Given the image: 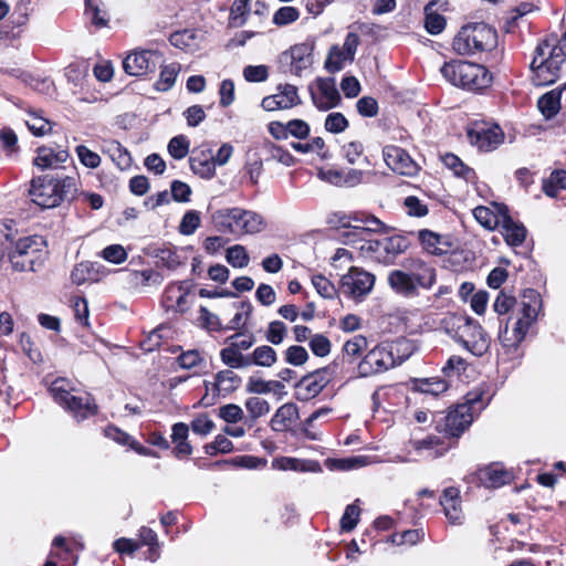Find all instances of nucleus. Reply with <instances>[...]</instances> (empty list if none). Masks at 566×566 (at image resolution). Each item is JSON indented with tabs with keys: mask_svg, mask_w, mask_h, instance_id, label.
<instances>
[{
	"mask_svg": "<svg viewBox=\"0 0 566 566\" xmlns=\"http://www.w3.org/2000/svg\"><path fill=\"white\" fill-rule=\"evenodd\" d=\"M325 463L329 470L349 471L365 467L368 461L366 457L354 455L342 459H327Z\"/></svg>",
	"mask_w": 566,
	"mask_h": 566,
	"instance_id": "nucleus-42",
	"label": "nucleus"
},
{
	"mask_svg": "<svg viewBox=\"0 0 566 566\" xmlns=\"http://www.w3.org/2000/svg\"><path fill=\"white\" fill-rule=\"evenodd\" d=\"M394 367L392 352H389L386 343H381L364 356L357 366V373L359 377H369Z\"/></svg>",
	"mask_w": 566,
	"mask_h": 566,
	"instance_id": "nucleus-13",
	"label": "nucleus"
},
{
	"mask_svg": "<svg viewBox=\"0 0 566 566\" xmlns=\"http://www.w3.org/2000/svg\"><path fill=\"white\" fill-rule=\"evenodd\" d=\"M402 266L420 289L430 290L436 283V269L421 259H406Z\"/></svg>",
	"mask_w": 566,
	"mask_h": 566,
	"instance_id": "nucleus-22",
	"label": "nucleus"
},
{
	"mask_svg": "<svg viewBox=\"0 0 566 566\" xmlns=\"http://www.w3.org/2000/svg\"><path fill=\"white\" fill-rule=\"evenodd\" d=\"M360 515V509L356 503L348 504L340 518V528L343 532H352L358 524Z\"/></svg>",
	"mask_w": 566,
	"mask_h": 566,
	"instance_id": "nucleus-58",
	"label": "nucleus"
},
{
	"mask_svg": "<svg viewBox=\"0 0 566 566\" xmlns=\"http://www.w3.org/2000/svg\"><path fill=\"white\" fill-rule=\"evenodd\" d=\"M312 284L316 292L324 298H334L337 295L335 285L322 274L312 276Z\"/></svg>",
	"mask_w": 566,
	"mask_h": 566,
	"instance_id": "nucleus-59",
	"label": "nucleus"
},
{
	"mask_svg": "<svg viewBox=\"0 0 566 566\" xmlns=\"http://www.w3.org/2000/svg\"><path fill=\"white\" fill-rule=\"evenodd\" d=\"M408 444L418 453L429 451L428 457L432 459L443 454L441 451L434 450L440 444V440L436 436H428L423 439H411Z\"/></svg>",
	"mask_w": 566,
	"mask_h": 566,
	"instance_id": "nucleus-47",
	"label": "nucleus"
},
{
	"mask_svg": "<svg viewBox=\"0 0 566 566\" xmlns=\"http://www.w3.org/2000/svg\"><path fill=\"white\" fill-rule=\"evenodd\" d=\"M382 156L386 165L399 175L412 177L419 171L417 163L401 147L394 145L385 146L382 149Z\"/></svg>",
	"mask_w": 566,
	"mask_h": 566,
	"instance_id": "nucleus-18",
	"label": "nucleus"
},
{
	"mask_svg": "<svg viewBox=\"0 0 566 566\" xmlns=\"http://www.w3.org/2000/svg\"><path fill=\"white\" fill-rule=\"evenodd\" d=\"M226 260L231 266L242 269L249 264L250 256L243 245L235 244L227 250Z\"/></svg>",
	"mask_w": 566,
	"mask_h": 566,
	"instance_id": "nucleus-50",
	"label": "nucleus"
},
{
	"mask_svg": "<svg viewBox=\"0 0 566 566\" xmlns=\"http://www.w3.org/2000/svg\"><path fill=\"white\" fill-rule=\"evenodd\" d=\"M189 165L192 172L200 178H212L216 174L212 147L209 144H202L192 149Z\"/></svg>",
	"mask_w": 566,
	"mask_h": 566,
	"instance_id": "nucleus-21",
	"label": "nucleus"
},
{
	"mask_svg": "<svg viewBox=\"0 0 566 566\" xmlns=\"http://www.w3.org/2000/svg\"><path fill=\"white\" fill-rule=\"evenodd\" d=\"M189 139L185 135H177L168 143L169 155L177 160L185 158L189 153Z\"/></svg>",
	"mask_w": 566,
	"mask_h": 566,
	"instance_id": "nucleus-54",
	"label": "nucleus"
},
{
	"mask_svg": "<svg viewBox=\"0 0 566 566\" xmlns=\"http://www.w3.org/2000/svg\"><path fill=\"white\" fill-rule=\"evenodd\" d=\"M248 14H249L248 0H235L233 2V6L231 7L230 23L233 27H241L245 23Z\"/></svg>",
	"mask_w": 566,
	"mask_h": 566,
	"instance_id": "nucleus-61",
	"label": "nucleus"
},
{
	"mask_svg": "<svg viewBox=\"0 0 566 566\" xmlns=\"http://www.w3.org/2000/svg\"><path fill=\"white\" fill-rule=\"evenodd\" d=\"M353 221L359 223L369 238H371L373 233L388 232L386 224L371 214H355Z\"/></svg>",
	"mask_w": 566,
	"mask_h": 566,
	"instance_id": "nucleus-49",
	"label": "nucleus"
},
{
	"mask_svg": "<svg viewBox=\"0 0 566 566\" xmlns=\"http://www.w3.org/2000/svg\"><path fill=\"white\" fill-rule=\"evenodd\" d=\"M454 339L463 348L476 357L483 356L490 348V337L475 319L465 316L460 317Z\"/></svg>",
	"mask_w": 566,
	"mask_h": 566,
	"instance_id": "nucleus-10",
	"label": "nucleus"
},
{
	"mask_svg": "<svg viewBox=\"0 0 566 566\" xmlns=\"http://www.w3.org/2000/svg\"><path fill=\"white\" fill-rule=\"evenodd\" d=\"M0 143L7 153L8 157H11L19 153L18 136L13 129L4 127L0 130Z\"/></svg>",
	"mask_w": 566,
	"mask_h": 566,
	"instance_id": "nucleus-62",
	"label": "nucleus"
},
{
	"mask_svg": "<svg viewBox=\"0 0 566 566\" xmlns=\"http://www.w3.org/2000/svg\"><path fill=\"white\" fill-rule=\"evenodd\" d=\"M159 67L161 70L159 78L155 83V88L159 92H167L174 86L180 72V65L178 63H171L168 65H164V63H161V66Z\"/></svg>",
	"mask_w": 566,
	"mask_h": 566,
	"instance_id": "nucleus-39",
	"label": "nucleus"
},
{
	"mask_svg": "<svg viewBox=\"0 0 566 566\" xmlns=\"http://www.w3.org/2000/svg\"><path fill=\"white\" fill-rule=\"evenodd\" d=\"M389 352H392L395 367L406 361L415 352L416 346L406 337L397 338L394 342H387Z\"/></svg>",
	"mask_w": 566,
	"mask_h": 566,
	"instance_id": "nucleus-36",
	"label": "nucleus"
},
{
	"mask_svg": "<svg viewBox=\"0 0 566 566\" xmlns=\"http://www.w3.org/2000/svg\"><path fill=\"white\" fill-rule=\"evenodd\" d=\"M164 56L159 51L142 50L128 54L123 61L124 71L132 76H142L155 72L164 63Z\"/></svg>",
	"mask_w": 566,
	"mask_h": 566,
	"instance_id": "nucleus-14",
	"label": "nucleus"
},
{
	"mask_svg": "<svg viewBox=\"0 0 566 566\" xmlns=\"http://www.w3.org/2000/svg\"><path fill=\"white\" fill-rule=\"evenodd\" d=\"M390 287L399 295L405 297H415L419 295L418 284L406 272V270H394L388 275Z\"/></svg>",
	"mask_w": 566,
	"mask_h": 566,
	"instance_id": "nucleus-28",
	"label": "nucleus"
},
{
	"mask_svg": "<svg viewBox=\"0 0 566 566\" xmlns=\"http://www.w3.org/2000/svg\"><path fill=\"white\" fill-rule=\"evenodd\" d=\"M313 42L295 44L289 51L281 54V62L290 63V72L301 76L302 72L313 64Z\"/></svg>",
	"mask_w": 566,
	"mask_h": 566,
	"instance_id": "nucleus-19",
	"label": "nucleus"
},
{
	"mask_svg": "<svg viewBox=\"0 0 566 566\" xmlns=\"http://www.w3.org/2000/svg\"><path fill=\"white\" fill-rule=\"evenodd\" d=\"M36 237L13 238L12 248L9 249V261L13 270L19 272L35 271V261L39 256Z\"/></svg>",
	"mask_w": 566,
	"mask_h": 566,
	"instance_id": "nucleus-11",
	"label": "nucleus"
},
{
	"mask_svg": "<svg viewBox=\"0 0 566 566\" xmlns=\"http://www.w3.org/2000/svg\"><path fill=\"white\" fill-rule=\"evenodd\" d=\"M437 0L428 2L423 9V25L428 33L432 35L440 34L446 29V18L436 11Z\"/></svg>",
	"mask_w": 566,
	"mask_h": 566,
	"instance_id": "nucleus-35",
	"label": "nucleus"
},
{
	"mask_svg": "<svg viewBox=\"0 0 566 566\" xmlns=\"http://www.w3.org/2000/svg\"><path fill=\"white\" fill-rule=\"evenodd\" d=\"M200 212L197 210H188L178 227L179 233L184 235H191L200 227Z\"/></svg>",
	"mask_w": 566,
	"mask_h": 566,
	"instance_id": "nucleus-55",
	"label": "nucleus"
},
{
	"mask_svg": "<svg viewBox=\"0 0 566 566\" xmlns=\"http://www.w3.org/2000/svg\"><path fill=\"white\" fill-rule=\"evenodd\" d=\"M496 44V30L484 22H476L461 28L453 39L452 48L460 55H473L491 51Z\"/></svg>",
	"mask_w": 566,
	"mask_h": 566,
	"instance_id": "nucleus-5",
	"label": "nucleus"
},
{
	"mask_svg": "<svg viewBox=\"0 0 566 566\" xmlns=\"http://www.w3.org/2000/svg\"><path fill=\"white\" fill-rule=\"evenodd\" d=\"M283 470H293L298 472H321L322 467L318 461L314 460H298L294 458H282L281 460Z\"/></svg>",
	"mask_w": 566,
	"mask_h": 566,
	"instance_id": "nucleus-48",
	"label": "nucleus"
},
{
	"mask_svg": "<svg viewBox=\"0 0 566 566\" xmlns=\"http://www.w3.org/2000/svg\"><path fill=\"white\" fill-rule=\"evenodd\" d=\"M300 18V11L295 7H282L275 11L273 23L277 27H285Z\"/></svg>",
	"mask_w": 566,
	"mask_h": 566,
	"instance_id": "nucleus-60",
	"label": "nucleus"
},
{
	"mask_svg": "<svg viewBox=\"0 0 566 566\" xmlns=\"http://www.w3.org/2000/svg\"><path fill=\"white\" fill-rule=\"evenodd\" d=\"M139 539L143 545L149 546L148 558L155 562L159 557V543L156 532L149 527L143 526L139 530Z\"/></svg>",
	"mask_w": 566,
	"mask_h": 566,
	"instance_id": "nucleus-53",
	"label": "nucleus"
},
{
	"mask_svg": "<svg viewBox=\"0 0 566 566\" xmlns=\"http://www.w3.org/2000/svg\"><path fill=\"white\" fill-rule=\"evenodd\" d=\"M471 481L485 489H500L514 480V472L501 462L484 465L471 475Z\"/></svg>",
	"mask_w": 566,
	"mask_h": 566,
	"instance_id": "nucleus-16",
	"label": "nucleus"
},
{
	"mask_svg": "<svg viewBox=\"0 0 566 566\" xmlns=\"http://www.w3.org/2000/svg\"><path fill=\"white\" fill-rule=\"evenodd\" d=\"M494 208L497 209L501 217L499 227L501 228V233L504 237L505 242L512 248L522 245L527 234V230L524 224L520 221H515L511 217L506 205L494 203Z\"/></svg>",
	"mask_w": 566,
	"mask_h": 566,
	"instance_id": "nucleus-17",
	"label": "nucleus"
},
{
	"mask_svg": "<svg viewBox=\"0 0 566 566\" xmlns=\"http://www.w3.org/2000/svg\"><path fill=\"white\" fill-rule=\"evenodd\" d=\"M413 388L422 394L437 397L448 390L449 384L440 377L419 378L413 380Z\"/></svg>",
	"mask_w": 566,
	"mask_h": 566,
	"instance_id": "nucleus-37",
	"label": "nucleus"
},
{
	"mask_svg": "<svg viewBox=\"0 0 566 566\" xmlns=\"http://www.w3.org/2000/svg\"><path fill=\"white\" fill-rule=\"evenodd\" d=\"M534 53V57L531 62L533 83L537 86H546L555 83L565 60L549 50L548 40L538 43Z\"/></svg>",
	"mask_w": 566,
	"mask_h": 566,
	"instance_id": "nucleus-6",
	"label": "nucleus"
},
{
	"mask_svg": "<svg viewBox=\"0 0 566 566\" xmlns=\"http://www.w3.org/2000/svg\"><path fill=\"white\" fill-rule=\"evenodd\" d=\"M367 339L363 335H355L348 339L343 346V356L349 358H357L361 355L363 350L367 347Z\"/></svg>",
	"mask_w": 566,
	"mask_h": 566,
	"instance_id": "nucleus-56",
	"label": "nucleus"
},
{
	"mask_svg": "<svg viewBox=\"0 0 566 566\" xmlns=\"http://www.w3.org/2000/svg\"><path fill=\"white\" fill-rule=\"evenodd\" d=\"M467 136L471 145L484 153L496 149L504 140L499 125L489 126L484 123H474L468 128Z\"/></svg>",
	"mask_w": 566,
	"mask_h": 566,
	"instance_id": "nucleus-15",
	"label": "nucleus"
},
{
	"mask_svg": "<svg viewBox=\"0 0 566 566\" xmlns=\"http://www.w3.org/2000/svg\"><path fill=\"white\" fill-rule=\"evenodd\" d=\"M245 409L252 422L270 412V403L262 398L251 397L245 400Z\"/></svg>",
	"mask_w": 566,
	"mask_h": 566,
	"instance_id": "nucleus-51",
	"label": "nucleus"
},
{
	"mask_svg": "<svg viewBox=\"0 0 566 566\" xmlns=\"http://www.w3.org/2000/svg\"><path fill=\"white\" fill-rule=\"evenodd\" d=\"M71 280L76 285L97 280V270L91 262H82L74 266L71 272Z\"/></svg>",
	"mask_w": 566,
	"mask_h": 566,
	"instance_id": "nucleus-44",
	"label": "nucleus"
},
{
	"mask_svg": "<svg viewBox=\"0 0 566 566\" xmlns=\"http://www.w3.org/2000/svg\"><path fill=\"white\" fill-rule=\"evenodd\" d=\"M444 166L451 169L457 177L473 181L476 177L474 169L467 166L457 155L448 153L442 157Z\"/></svg>",
	"mask_w": 566,
	"mask_h": 566,
	"instance_id": "nucleus-38",
	"label": "nucleus"
},
{
	"mask_svg": "<svg viewBox=\"0 0 566 566\" xmlns=\"http://www.w3.org/2000/svg\"><path fill=\"white\" fill-rule=\"evenodd\" d=\"M374 284V274L360 268L352 266L340 279V291L353 300L361 301L371 292Z\"/></svg>",
	"mask_w": 566,
	"mask_h": 566,
	"instance_id": "nucleus-12",
	"label": "nucleus"
},
{
	"mask_svg": "<svg viewBox=\"0 0 566 566\" xmlns=\"http://www.w3.org/2000/svg\"><path fill=\"white\" fill-rule=\"evenodd\" d=\"M349 126L347 118L339 112L329 113L324 123V127L332 134H340Z\"/></svg>",
	"mask_w": 566,
	"mask_h": 566,
	"instance_id": "nucleus-57",
	"label": "nucleus"
},
{
	"mask_svg": "<svg viewBox=\"0 0 566 566\" xmlns=\"http://www.w3.org/2000/svg\"><path fill=\"white\" fill-rule=\"evenodd\" d=\"M53 401L64 411L73 416L76 422H82L98 412V407L93 396L85 392L82 396L75 395L74 382L64 377L55 378L48 387Z\"/></svg>",
	"mask_w": 566,
	"mask_h": 566,
	"instance_id": "nucleus-3",
	"label": "nucleus"
},
{
	"mask_svg": "<svg viewBox=\"0 0 566 566\" xmlns=\"http://www.w3.org/2000/svg\"><path fill=\"white\" fill-rule=\"evenodd\" d=\"M35 153L36 155L33 158L32 164L41 170L57 169L70 157L69 151L57 145L40 146L36 148Z\"/></svg>",
	"mask_w": 566,
	"mask_h": 566,
	"instance_id": "nucleus-20",
	"label": "nucleus"
},
{
	"mask_svg": "<svg viewBox=\"0 0 566 566\" xmlns=\"http://www.w3.org/2000/svg\"><path fill=\"white\" fill-rule=\"evenodd\" d=\"M298 419V408L293 402H287L281 406L271 419V428L274 431H286L292 423Z\"/></svg>",
	"mask_w": 566,
	"mask_h": 566,
	"instance_id": "nucleus-30",
	"label": "nucleus"
},
{
	"mask_svg": "<svg viewBox=\"0 0 566 566\" xmlns=\"http://www.w3.org/2000/svg\"><path fill=\"white\" fill-rule=\"evenodd\" d=\"M78 191V179L62 174H45L30 180L31 200L42 209H52L67 201L72 202Z\"/></svg>",
	"mask_w": 566,
	"mask_h": 566,
	"instance_id": "nucleus-1",
	"label": "nucleus"
},
{
	"mask_svg": "<svg viewBox=\"0 0 566 566\" xmlns=\"http://www.w3.org/2000/svg\"><path fill=\"white\" fill-rule=\"evenodd\" d=\"M409 247L410 241L406 235L395 234L369 240L365 245H359V250L384 265H391L397 256L405 253Z\"/></svg>",
	"mask_w": 566,
	"mask_h": 566,
	"instance_id": "nucleus-8",
	"label": "nucleus"
},
{
	"mask_svg": "<svg viewBox=\"0 0 566 566\" xmlns=\"http://www.w3.org/2000/svg\"><path fill=\"white\" fill-rule=\"evenodd\" d=\"M233 216V234H253L263 229L264 220L255 211L234 208Z\"/></svg>",
	"mask_w": 566,
	"mask_h": 566,
	"instance_id": "nucleus-25",
	"label": "nucleus"
},
{
	"mask_svg": "<svg viewBox=\"0 0 566 566\" xmlns=\"http://www.w3.org/2000/svg\"><path fill=\"white\" fill-rule=\"evenodd\" d=\"M419 241L428 253L432 255H442L447 253L450 244L443 240V238L430 230L423 229L418 232Z\"/></svg>",
	"mask_w": 566,
	"mask_h": 566,
	"instance_id": "nucleus-33",
	"label": "nucleus"
},
{
	"mask_svg": "<svg viewBox=\"0 0 566 566\" xmlns=\"http://www.w3.org/2000/svg\"><path fill=\"white\" fill-rule=\"evenodd\" d=\"M104 154H107L113 163L120 169L125 170L132 166V157L129 151L117 140H106L102 148Z\"/></svg>",
	"mask_w": 566,
	"mask_h": 566,
	"instance_id": "nucleus-32",
	"label": "nucleus"
},
{
	"mask_svg": "<svg viewBox=\"0 0 566 566\" xmlns=\"http://www.w3.org/2000/svg\"><path fill=\"white\" fill-rule=\"evenodd\" d=\"M460 503V491L453 486L444 489L439 497V504L442 506L446 517L452 524L462 522L463 515Z\"/></svg>",
	"mask_w": 566,
	"mask_h": 566,
	"instance_id": "nucleus-27",
	"label": "nucleus"
},
{
	"mask_svg": "<svg viewBox=\"0 0 566 566\" xmlns=\"http://www.w3.org/2000/svg\"><path fill=\"white\" fill-rule=\"evenodd\" d=\"M276 352L269 345L259 346L249 354L250 366L271 367L276 363Z\"/></svg>",
	"mask_w": 566,
	"mask_h": 566,
	"instance_id": "nucleus-41",
	"label": "nucleus"
},
{
	"mask_svg": "<svg viewBox=\"0 0 566 566\" xmlns=\"http://www.w3.org/2000/svg\"><path fill=\"white\" fill-rule=\"evenodd\" d=\"M366 233L359 223L354 222L349 229L342 232L340 238L345 244L354 245L361 242L360 245H365L369 240H374Z\"/></svg>",
	"mask_w": 566,
	"mask_h": 566,
	"instance_id": "nucleus-52",
	"label": "nucleus"
},
{
	"mask_svg": "<svg viewBox=\"0 0 566 566\" xmlns=\"http://www.w3.org/2000/svg\"><path fill=\"white\" fill-rule=\"evenodd\" d=\"M542 189L551 198L557 197L559 190L566 189V170L555 169L547 179L543 180Z\"/></svg>",
	"mask_w": 566,
	"mask_h": 566,
	"instance_id": "nucleus-40",
	"label": "nucleus"
},
{
	"mask_svg": "<svg viewBox=\"0 0 566 566\" xmlns=\"http://www.w3.org/2000/svg\"><path fill=\"white\" fill-rule=\"evenodd\" d=\"M285 361L292 366H302L308 360V353L301 345H292L284 352Z\"/></svg>",
	"mask_w": 566,
	"mask_h": 566,
	"instance_id": "nucleus-64",
	"label": "nucleus"
},
{
	"mask_svg": "<svg viewBox=\"0 0 566 566\" xmlns=\"http://www.w3.org/2000/svg\"><path fill=\"white\" fill-rule=\"evenodd\" d=\"M542 307L541 294L534 289H525L522 294V315L515 323H521L525 331H528L536 322Z\"/></svg>",
	"mask_w": 566,
	"mask_h": 566,
	"instance_id": "nucleus-23",
	"label": "nucleus"
},
{
	"mask_svg": "<svg viewBox=\"0 0 566 566\" xmlns=\"http://www.w3.org/2000/svg\"><path fill=\"white\" fill-rule=\"evenodd\" d=\"M563 90V87L554 88L538 98L537 107L546 119H552L559 113Z\"/></svg>",
	"mask_w": 566,
	"mask_h": 566,
	"instance_id": "nucleus-31",
	"label": "nucleus"
},
{
	"mask_svg": "<svg viewBox=\"0 0 566 566\" xmlns=\"http://www.w3.org/2000/svg\"><path fill=\"white\" fill-rule=\"evenodd\" d=\"M228 345L220 350V359L223 365L231 369H243L250 367L249 354L244 355L233 344Z\"/></svg>",
	"mask_w": 566,
	"mask_h": 566,
	"instance_id": "nucleus-34",
	"label": "nucleus"
},
{
	"mask_svg": "<svg viewBox=\"0 0 566 566\" xmlns=\"http://www.w3.org/2000/svg\"><path fill=\"white\" fill-rule=\"evenodd\" d=\"M339 368L337 359L325 367L304 375L295 385L294 396L298 401H308L317 397L322 390L334 379Z\"/></svg>",
	"mask_w": 566,
	"mask_h": 566,
	"instance_id": "nucleus-7",
	"label": "nucleus"
},
{
	"mask_svg": "<svg viewBox=\"0 0 566 566\" xmlns=\"http://www.w3.org/2000/svg\"><path fill=\"white\" fill-rule=\"evenodd\" d=\"M440 71L452 85L472 92L488 88L493 81L491 72L485 66L468 61L444 63Z\"/></svg>",
	"mask_w": 566,
	"mask_h": 566,
	"instance_id": "nucleus-4",
	"label": "nucleus"
},
{
	"mask_svg": "<svg viewBox=\"0 0 566 566\" xmlns=\"http://www.w3.org/2000/svg\"><path fill=\"white\" fill-rule=\"evenodd\" d=\"M475 220L485 229L493 230L500 226L501 217L495 208V211L485 206H479L473 209Z\"/></svg>",
	"mask_w": 566,
	"mask_h": 566,
	"instance_id": "nucleus-45",
	"label": "nucleus"
},
{
	"mask_svg": "<svg viewBox=\"0 0 566 566\" xmlns=\"http://www.w3.org/2000/svg\"><path fill=\"white\" fill-rule=\"evenodd\" d=\"M234 208L220 209L212 213V223L214 228L222 233L233 234L234 229Z\"/></svg>",
	"mask_w": 566,
	"mask_h": 566,
	"instance_id": "nucleus-43",
	"label": "nucleus"
},
{
	"mask_svg": "<svg viewBox=\"0 0 566 566\" xmlns=\"http://www.w3.org/2000/svg\"><path fill=\"white\" fill-rule=\"evenodd\" d=\"M493 395L485 382L474 387L464 396V402L449 410L443 423L439 426V431L447 437L458 439L469 429L474 418L489 406Z\"/></svg>",
	"mask_w": 566,
	"mask_h": 566,
	"instance_id": "nucleus-2",
	"label": "nucleus"
},
{
	"mask_svg": "<svg viewBox=\"0 0 566 566\" xmlns=\"http://www.w3.org/2000/svg\"><path fill=\"white\" fill-rule=\"evenodd\" d=\"M345 62H349V59H347V55L345 54V51L340 49L338 45H333L329 49L328 55L324 62V69L328 73H337L343 67Z\"/></svg>",
	"mask_w": 566,
	"mask_h": 566,
	"instance_id": "nucleus-46",
	"label": "nucleus"
},
{
	"mask_svg": "<svg viewBox=\"0 0 566 566\" xmlns=\"http://www.w3.org/2000/svg\"><path fill=\"white\" fill-rule=\"evenodd\" d=\"M317 87L322 96L326 99V102L318 101L315 93L311 91L312 101L319 111H328L340 103V94L336 88L335 80L333 77H318Z\"/></svg>",
	"mask_w": 566,
	"mask_h": 566,
	"instance_id": "nucleus-26",
	"label": "nucleus"
},
{
	"mask_svg": "<svg viewBox=\"0 0 566 566\" xmlns=\"http://www.w3.org/2000/svg\"><path fill=\"white\" fill-rule=\"evenodd\" d=\"M189 426L185 422H177L171 428V442L175 444L172 453L177 459L188 457L192 453V446L188 442Z\"/></svg>",
	"mask_w": 566,
	"mask_h": 566,
	"instance_id": "nucleus-29",
	"label": "nucleus"
},
{
	"mask_svg": "<svg viewBox=\"0 0 566 566\" xmlns=\"http://www.w3.org/2000/svg\"><path fill=\"white\" fill-rule=\"evenodd\" d=\"M528 331H525L521 323H514L512 333L509 331V322L503 326V321L500 319L499 340L501 350L497 353V363H512L511 369L520 365L524 350L521 346L525 339Z\"/></svg>",
	"mask_w": 566,
	"mask_h": 566,
	"instance_id": "nucleus-9",
	"label": "nucleus"
},
{
	"mask_svg": "<svg viewBox=\"0 0 566 566\" xmlns=\"http://www.w3.org/2000/svg\"><path fill=\"white\" fill-rule=\"evenodd\" d=\"M242 384V378L235 374L231 368L218 371L214 375V381H205V387L212 390L213 397L223 396L235 391ZM214 398H212L213 400Z\"/></svg>",
	"mask_w": 566,
	"mask_h": 566,
	"instance_id": "nucleus-24",
	"label": "nucleus"
},
{
	"mask_svg": "<svg viewBox=\"0 0 566 566\" xmlns=\"http://www.w3.org/2000/svg\"><path fill=\"white\" fill-rule=\"evenodd\" d=\"M312 353L317 357H326L331 353L332 343L323 334H314L308 343Z\"/></svg>",
	"mask_w": 566,
	"mask_h": 566,
	"instance_id": "nucleus-63",
	"label": "nucleus"
}]
</instances>
